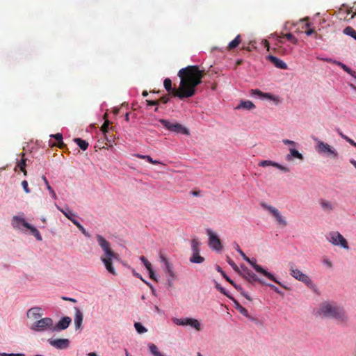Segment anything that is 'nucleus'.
<instances>
[{
  "label": "nucleus",
  "instance_id": "nucleus-25",
  "mask_svg": "<svg viewBox=\"0 0 356 356\" xmlns=\"http://www.w3.org/2000/svg\"><path fill=\"white\" fill-rule=\"evenodd\" d=\"M268 60H270L274 65L275 67H277V68H280V69H282V70H286L287 68V65L286 63H284L283 60H282L281 59L274 56H272V55H270L268 56Z\"/></svg>",
  "mask_w": 356,
  "mask_h": 356
},
{
  "label": "nucleus",
  "instance_id": "nucleus-29",
  "mask_svg": "<svg viewBox=\"0 0 356 356\" xmlns=\"http://www.w3.org/2000/svg\"><path fill=\"white\" fill-rule=\"evenodd\" d=\"M42 179L46 186L47 189L48 190L49 194L51 195V197L53 199L56 200L57 198V195H56L55 191H54V189L49 185L47 178L44 176H42Z\"/></svg>",
  "mask_w": 356,
  "mask_h": 356
},
{
  "label": "nucleus",
  "instance_id": "nucleus-50",
  "mask_svg": "<svg viewBox=\"0 0 356 356\" xmlns=\"http://www.w3.org/2000/svg\"><path fill=\"white\" fill-rule=\"evenodd\" d=\"M132 273L135 277L140 279L143 282H144L145 284H147V285L150 286V287H152V286L149 284V283L147 282V281H145L144 279H143V277H141V275L139 273H136L134 270H133Z\"/></svg>",
  "mask_w": 356,
  "mask_h": 356
},
{
  "label": "nucleus",
  "instance_id": "nucleus-40",
  "mask_svg": "<svg viewBox=\"0 0 356 356\" xmlns=\"http://www.w3.org/2000/svg\"><path fill=\"white\" fill-rule=\"evenodd\" d=\"M260 283L263 284H266L268 286H269L271 289H273L275 292H276L278 294H282V293L281 292V291L279 290V289L275 286L274 284H269V283H266L265 282L262 281L261 280H259Z\"/></svg>",
  "mask_w": 356,
  "mask_h": 356
},
{
  "label": "nucleus",
  "instance_id": "nucleus-43",
  "mask_svg": "<svg viewBox=\"0 0 356 356\" xmlns=\"http://www.w3.org/2000/svg\"><path fill=\"white\" fill-rule=\"evenodd\" d=\"M25 165H26V160L25 159H22L21 161H19L17 164V166L18 168L24 172V175L26 174V171L24 170V167H25Z\"/></svg>",
  "mask_w": 356,
  "mask_h": 356
},
{
  "label": "nucleus",
  "instance_id": "nucleus-39",
  "mask_svg": "<svg viewBox=\"0 0 356 356\" xmlns=\"http://www.w3.org/2000/svg\"><path fill=\"white\" fill-rule=\"evenodd\" d=\"M234 245V248H235V250L241 255V257H243V259L245 260V261H248V257L245 255V254L241 250V248H239V245H238L237 243H234L233 244Z\"/></svg>",
  "mask_w": 356,
  "mask_h": 356
},
{
  "label": "nucleus",
  "instance_id": "nucleus-54",
  "mask_svg": "<svg viewBox=\"0 0 356 356\" xmlns=\"http://www.w3.org/2000/svg\"><path fill=\"white\" fill-rule=\"evenodd\" d=\"M175 279H176V277H167L166 280H167L168 285L169 286H173V281Z\"/></svg>",
  "mask_w": 356,
  "mask_h": 356
},
{
  "label": "nucleus",
  "instance_id": "nucleus-35",
  "mask_svg": "<svg viewBox=\"0 0 356 356\" xmlns=\"http://www.w3.org/2000/svg\"><path fill=\"white\" fill-rule=\"evenodd\" d=\"M241 42V35H238L232 41L228 44V48L232 49L236 47Z\"/></svg>",
  "mask_w": 356,
  "mask_h": 356
},
{
  "label": "nucleus",
  "instance_id": "nucleus-62",
  "mask_svg": "<svg viewBox=\"0 0 356 356\" xmlns=\"http://www.w3.org/2000/svg\"><path fill=\"white\" fill-rule=\"evenodd\" d=\"M264 45L267 47L268 51L269 50V43L267 40H264Z\"/></svg>",
  "mask_w": 356,
  "mask_h": 356
},
{
  "label": "nucleus",
  "instance_id": "nucleus-9",
  "mask_svg": "<svg viewBox=\"0 0 356 356\" xmlns=\"http://www.w3.org/2000/svg\"><path fill=\"white\" fill-rule=\"evenodd\" d=\"M261 207L269 214H270L276 220V222L282 227H285L287 225V220L286 217L284 216L282 213L275 207L268 204L266 202H261Z\"/></svg>",
  "mask_w": 356,
  "mask_h": 356
},
{
  "label": "nucleus",
  "instance_id": "nucleus-20",
  "mask_svg": "<svg viewBox=\"0 0 356 356\" xmlns=\"http://www.w3.org/2000/svg\"><path fill=\"white\" fill-rule=\"evenodd\" d=\"M56 208L62 212L65 216L69 219L70 221L73 222L74 225V222H78V220L76 219L77 217L76 214L74 213L69 207H66L65 209L60 208L59 206L56 204Z\"/></svg>",
  "mask_w": 356,
  "mask_h": 356
},
{
  "label": "nucleus",
  "instance_id": "nucleus-5",
  "mask_svg": "<svg viewBox=\"0 0 356 356\" xmlns=\"http://www.w3.org/2000/svg\"><path fill=\"white\" fill-rule=\"evenodd\" d=\"M10 223L13 228L19 232L33 235L38 241H42V237L38 229L25 220L24 213L13 216Z\"/></svg>",
  "mask_w": 356,
  "mask_h": 356
},
{
  "label": "nucleus",
  "instance_id": "nucleus-37",
  "mask_svg": "<svg viewBox=\"0 0 356 356\" xmlns=\"http://www.w3.org/2000/svg\"><path fill=\"white\" fill-rule=\"evenodd\" d=\"M136 156L140 159H146L147 161H149V163H151L152 164L160 163V162L159 161L153 160V159L148 155L136 154Z\"/></svg>",
  "mask_w": 356,
  "mask_h": 356
},
{
  "label": "nucleus",
  "instance_id": "nucleus-18",
  "mask_svg": "<svg viewBox=\"0 0 356 356\" xmlns=\"http://www.w3.org/2000/svg\"><path fill=\"white\" fill-rule=\"evenodd\" d=\"M251 94L252 95H257L261 99H266L270 101L274 102L275 104H278L280 102V97L277 96H275L271 95L270 93H264L259 90H252Z\"/></svg>",
  "mask_w": 356,
  "mask_h": 356
},
{
  "label": "nucleus",
  "instance_id": "nucleus-38",
  "mask_svg": "<svg viewBox=\"0 0 356 356\" xmlns=\"http://www.w3.org/2000/svg\"><path fill=\"white\" fill-rule=\"evenodd\" d=\"M236 308L242 315L245 316V317H249V313L248 310L237 302L236 303Z\"/></svg>",
  "mask_w": 356,
  "mask_h": 356
},
{
  "label": "nucleus",
  "instance_id": "nucleus-61",
  "mask_svg": "<svg viewBox=\"0 0 356 356\" xmlns=\"http://www.w3.org/2000/svg\"><path fill=\"white\" fill-rule=\"evenodd\" d=\"M87 356H98V355L95 352H91L87 354Z\"/></svg>",
  "mask_w": 356,
  "mask_h": 356
},
{
  "label": "nucleus",
  "instance_id": "nucleus-1",
  "mask_svg": "<svg viewBox=\"0 0 356 356\" xmlns=\"http://www.w3.org/2000/svg\"><path fill=\"white\" fill-rule=\"evenodd\" d=\"M178 76L181 79L179 90L172 88V82L169 78H166L163 82L165 90L172 92L175 96L179 98L193 96L195 92V87L202 82V71L197 66H188L181 69L178 72Z\"/></svg>",
  "mask_w": 356,
  "mask_h": 356
},
{
  "label": "nucleus",
  "instance_id": "nucleus-48",
  "mask_svg": "<svg viewBox=\"0 0 356 356\" xmlns=\"http://www.w3.org/2000/svg\"><path fill=\"white\" fill-rule=\"evenodd\" d=\"M228 264L232 267V268L236 272L239 273V271H240L239 268L236 266V264L233 261H232L231 259H229L228 260Z\"/></svg>",
  "mask_w": 356,
  "mask_h": 356
},
{
  "label": "nucleus",
  "instance_id": "nucleus-60",
  "mask_svg": "<svg viewBox=\"0 0 356 356\" xmlns=\"http://www.w3.org/2000/svg\"><path fill=\"white\" fill-rule=\"evenodd\" d=\"M314 32V29H309L305 33L307 35H311Z\"/></svg>",
  "mask_w": 356,
  "mask_h": 356
},
{
  "label": "nucleus",
  "instance_id": "nucleus-49",
  "mask_svg": "<svg viewBox=\"0 0 356 356\" xmlns=\"http://www.w3.org/2000/svg\"><path fill=\"white\" fill-rule=\"evenodd\" d=\"M216 269H217V270H218V272H220V273L222 274V276H223V277H225V279H226L229 282H230L231 284H233V281H232V280H230V279H229V277H228L225 275V273L222 270V269H221V268H220V266H218Z\"/></svg>",
  "mask_w": 356,
  "mask_h": 356
},
{
  "label": "nucleus",
  "instance_id": "nucleus-45",
  "mask_svg": "<svg viewBox=\"0 0 356 356\" xmlns=\"http://www.w3.org/2000/svg\"><path fill=\"white\" fill-rule=\"evenodd\" d=\"M0 356H25L24 353H0Z\"/></svg>",
  "mask_w": 356,
  "mask_h": 356
},
{
  "label": "nucleus",
  "instance_id": "nucleus-51",
  "mask_svg": "<svg viewBox=\"0 0 356 356\" xmlns=\"http://www.w3.org/2000/svg\"><path fill=\"white\" fill-rule=\"evenodd\" d=\"M216 288L219 290L221 293H222L224 295L228 296V294L226 292V291L225 290L224 288H222L218 283H216Z\"/></svg>",
  "mask_w": 356,
  "mask_h": 356
},
{
  "label": "nucleus",
  "instance_id": "nucleus-44",
  "mask_svg": "<svg viewBox=\"0 0 356 356\" xmlns=\"http://www.w3.org/2000/svg\"><path fill=\"white\" fill-rule=\"evenodd\" d=\"M22 186L26 193H30V189L29 188L28 182L26 180L22 181Z\"/></svg>",
  "mask_w": 356,
  "mask_h": 356
},
{
  "label": "nucleus",
  "instance_id": "nucleus-53",
  "mask_svg": "<svg viewBox=\"0 0 356 356\" xmlns=\"http://www.w3.org/2000/svg\"><path fill=\"white\" fill-rule=\"evenodd\" d=\"M317 58L318 60H324V61H326V62H328V63H333V64H334V62L335 61V60H333V59L330 58H322V57H320V56H317Z\"/></svg>",
  "mask_w": 356,
  "mask_h": 356
},
{
  "label": "nucleus",
  "instance_id": "nucleus-17",
  "mask_svg": "<svg viewBox=\"0 0 356 356\" xmlns=\"http://www.w3.org/2000/svg\"><path fill=\"white\" fill-rule=\"evenodd\" d=\"M71 321V318L68 316L61 318L56 324L54 323V329H52V332H58L67 329Z\"/></svg>",
  "mask_w": 356,
  "mask_h": 356
},
{
  "label": "nucleus",
  "instance_id": "nucleus-7",
  "mask_svg": "<svg viewBox=\"0 0 356 356\" xmlns=\"http://www.w3.org/2000/svg\"><path fill=\"white\" fill-rule=\"evenodd\" d=\"M282 142L288 146L289 153L284 157L286 161L293 163L295 159L304 160V156L297 149L298 144L296 142L289 139H282Z\"/></svg>",
  "mask_w": 356,
  "mask_h": 356
},
{
  "label": "nucleus",
  "instance_id": "nucleus-2",
  "mask_svg": "<svg viewBox=\"0 0 356 356\" xmlns=\"http://www.w3.org/2000/svg\"><path fill=\"white\" fill-rule=\"evenodd\" d=\"M44 314V309L38 306L31 307L26 311V315L30 321L29 327L32 332H52L54 320L50 317H43Z\"/></svg>",
  "mask_w": 356,
  "mask_h": 356
},
{
  "label": "nucleus",
  "instance_id": "nucleus-22",
  "mask_svg": "<svg viewBox=\"0 0 356 356\" xmlns=\"http://www.w3.org/2000/svg\"><path fill=\"white\" fill-rule=\"evenodd\" d=\"M74 325L76 330H79L81 328V325L83 322V315L81 311L77 307H74Z\"/></svg>",
  "mask_w": 356,
  "mask_h": 356
},
{
  "label": "nucleus",
  "instance_id": "nucleus-23",
  "mask_svg": "<svg viewBox=\"0 0 356 356\" xmlns=\"http://www.w3.org/2000/svg\"><path fill=\"white\" fill-rule=\"evenodd\" d=\"M140 259L144 264L146 269L147 270L150 278L154 281H158L157 276L156 275L154 271L153 270V269L152 268V264H150V262L149 261H147V259L143 256L140 257Z\"/></svg>",
  "mask_w": 356,
  "mask_h": 356
},
{
  "label": "nucleus",
  "instance_id": "nucleus-12",
  "mask_svg": "<svg viewBox=\"0 0 356 356\" xmlns=\"http://www.w3.org/2000/svg\"><path fill=\"white\" fill-rule=\"evenodd\" d=\"M159 122L166 129L171 132L175 134H181L184 135H189V130L178 122H171L163 119H161Z\"/></svg>",
  "mask_w": 356,
  "mask_h": 356
},
{
  "label": "nucleus",
  "instance_id": "nucleus-64",
  "mask_svg": "<svg viewBox=\"0 0 356 356\" xmlns=\"http://www.w3.org/2000/svg\"><path fill=\"white\" fill-rule=\"evenodd\" d=\"M125 356H132L127 350H125Z\"/></svg>",
  "mask_w": 356,
  "mask_h": 356
},
{
  "label": "nucleus",
  "instance_id": "nucleus-63",
  "mask_svg": "<svg viewBox=\"0 0 356 356\" xmlns=\"http://www.w3.org/2000/svg\"><path fill=\"white\" fill-rule=\"evenodd\" d=\"M349 86L353 90L356 91V87L353 84L350 83Z\"/></svg>",
  "mask_w": 356,
  "mask_h": 356
},
{
  "label": "nucleus",
  "instance_id": "nucleus-21",
  "mask_svg": "<svg viewBox=\"0 0 356 356\" xmlns=\"http://www.w3.org/2000/svg\"><path fill=\"white\" fill-rule=\"evenodd\" d=\"M241 270L239 271V274L241 275L245 280L249 282H253L257 280L256 275L250 271L247 267L241 266Z\"/></svg>",
  "mask_w": 356,
  "mask_h": 356
},
{
  "label": "nucleus",
  "instance_id": "nucleus-14",
  "mask_svg": "<svg viewBox=\"0 0 356 356\" xmlns=\"http://www.w3.org/2000/svg\"><path fill=\"white\" fill-rule=\"evenodd\" d=\"M246 261L248 262L257 273L264 275L269 280L282 286V283L275 277V275L273 273L267 271L266 270L263 268L261 266L257 264L256 260L254 259H250L248 257V261Z\"/></svg>",
  "mask_w": 356,
  "mask_h": 356
},
{
  "label": "nucleus",
  "instance_id": "nucleus-34",
  "mask_svg": "<svg viewBox=\"0 0 356 356\" xmlns=\"http://www.w3.org/2000/svg\"><path fill=\"white\" fill-rule=\"evenodd\" d=\"M201 243L197 239H193L191 241V249L193 253L200 252V245Z\"/></svg>",
  "mask_w": 356,
  "mask_h": 356
},
{
  "label": "nucleus",
  "instance_id": "nucleus-6",
  "mask_svg": "<svg viewBox=\"0 0 356 356\" xmlns=\"http://www.w3.org/2000/svg\"><path fill=\"white\" fill-rule=\"evenodd\" d=\"M315 142L314 149L321 156L331 160H337L340 154L338 149L333 145L318 138H314Z\"/></svg>",
  "mask_w": 356,
  "mask_h": 356
},
{
  "label": "nucleus",
  "instance_id": "nucleus-3",
  "mask_svg": "<svg viewBox=\"0 0 356 356\" xmlns=\"http://www.w3.org/2000/svg\"><path fill=\"white\" fill-rule=\"evenodd\" d=\"M316 314L321 317L336 320L341 324H346L348 321V316L343 308L332 301L321 302Z\"/></svg>",
  "mask_w": 356,
  "mask_h": 356
},
{
  "label": "nucleus",
  "instance_id": "nucleus-57",
  "mask_svg": "<svg viewBox=\"0 0 356 356\" xmlns=\"http://www.w3.org/2000/svg\"><path fill=\"white\" fill-rule=\"evenodd\" d=\"M232 284V285H233V286H234L237 290H238L239 291H241V292L242 291H243V289H242L240 286H238V285H237V284H234V282H233V284Z\"/></svg>",
  "mask_w": 356,
  "mask_h": 356
},
{
  "label": "nucleus",
  "instance_id": "nucleus-55",
  "mask_svg": "<svg viewBox=\"0 0 356 356\" xmlns=\"http://www.w3.org/2000/svg\"><path fill=\"white\" fill-rule=\"evenodd\" d=\"M284 37L288 40H292V39L294 38V36L291 33H286L285 34Z\"/></svg>",
  "mask_w": 356,
  "mask_h": 356
},
{
  "label": "nucleus",
  "instance_id": "nucleus-47",
  "mask_svg": "<svg viewBox=\"0 0 356 356\" xmlns=\"http://www.w3.org/2000/svg\"><path fill=\"white\" fill-rule=\"evenodd\" d=\"M108 126H109V122L108 121H105L104 123L103 124V125L102 126V131L106 134V133L108 131Z\"/></svg>",
  "mask_w": 356,
  "mask_h": 356
},
{
  "label": "nucleus",
  "instance_id": "nucleus-31",
  "mask_svg": "<svg viewBox=\"0 0 356 356\" xmlns=\"http://www.w3.org/2000/svg\"><path fill=\"white\" fill-rule=\"evenodd\" d=\"M343 34L348 35L356 40V31L351 26H347L343 30Z\"/></svg>",
  "mask_w": 356,
  "mask_h": 356
},
{
  "label": "nucleus",
  "instance_id": "nucleus-41",
  "mask_svg": "<svg viewBox=\"0 0 356 356\" xmlns=\"http://www.w3.org/2000/svg\"><path fill=\"white\" fill-rule=\"evenodd\" d=\"M340 136H341V138L343 139H344L349 144H350L353 146L356 147V143L353 139L350 138L349 137H348L347 136H346V135H344V134H343L341 133L340 134Z\"/></svg>",
  "mask_w": 356,
  "mask_h": 356
},
{
  "label": "nucleus",
  "instance_id": "nucleus-30",
  "mask_svg": "<svg viewBox=\"0 0 356 356\" xmlns=\"http://www.w3.org/2000/svg\"><path fill=\"white\" fill-rule=\"evenodd\" d=\"M204 259L200 255V252L193 253L192 257L190 258L191 263L202 264Z\"/></svg>",
  "mask_w": 356,
  "mask_h": 356
},
{
  "label": "nucleus",
  "instance_id": "nucleus-27",
  "mask_svg": "<svg viewBox=\"0 0 356 356\" xmlns=\"http://www.w3.org/2000/svg\"><path fill=\"white\" fill-rule=\"evenodd\" d=\"M334 64L341 67L345 72H346L348 74L351 75L353 77H354L356 79V72L351 70L350 67H348L344 63L337 61L335 60L334 62Z\"/></svg>",
  "mask_w": 356,
  "mask_h": 356
},
{
  "label": "nucleus",
  "instance_id": "nucleus-36",
  "mask_svg": "<svg viewBox=\"0 0 356 356\" xmlns=\"http://www.w3.org/2000/svg\"><path fill=\"white\" fill-rule=\"evenodd\" d=\"M321 262L323 265L328 269H331L333 267L332 261L327 257H323L321 259Z\"/></svg>",
  "mask_w": 356,
  "mask_h": 356
},
{
  "label": "nucleus",
  "instance_id": "nucleus-19",
  "mask_svg": "<svg viewBox=\"0 0 356 356\" xmlns=\"http://www.w3.org/2000/svg\"><path fill=\"white\" fill-rule=\"evenodd\" d=\"M259 165L261 166V167L273 166V167L278 168L282 172H285V173L289 172L291 170L289 167H287L286 165H281L277 162H274V161H272L270 160L262 161L259 163Z\"/></svg>",
  "mask_w": 356,
  "mask_h": 356
},
{
  "label": "nucleus",
  "instance_id": "nucleus-56",
  "mask_svg": "<svg viewBox=\"0 0 356 356\" xmlns=\"http://www.w3.org/2000/svg\"><path fill=\"white\" fill-rule=\"evenodd\" d=\"M63 299L65 300H68V301L72 302H76V300H75L74 298H65V297H63Z\"/></svg>",
  "mask_w": 356,
  "mask_h": 356
},
{
  "label": "nucleus",
  "instance_id": "nucleus-8",
  "mask_svg": "<svg viewBox=\"0 0 356 356\" xmlns=\"http://www.w3.org/2000/svg\"><path fill=\"white\" fill-rule=\"evenodd\" d=\"M290 275L296 280L302 282L306 284L309 289H314L316 284L305 273L300 270L296 268L293 264H290L289 267Z\"/></svg>",
  "mask_w": 356,
  "mask_h": 356
},
{
  "label": "nucleus",
  "instance_id": "nucleus-32",
  "mask_svg": "<svg viewBox=\"0 0 356 356\" xmlns=\"http://www.w3.org/2000/svg\"><path fill=\"white\" fill-rule=\"evenodd\" d=\"M74 141L82 150H86L88 147V143L86 140H83L81 138H74Z\"/></svg>",
  "mask_w": 356,
  "mask_h": 356
},
{
  "label": "nucleus",
  "instance_id": "nucleus-33",
  "mask_svg": "<svg viewBox=\"0 0 356 356\" xmlns=\"http://www.w3.org/2000/svg\"><path fill=\"white\" fill-rule=\"evenodd\" d=\"M134 327L136 332L140 334H144L147 332V329L145 326H143L141 323L139 322H136L134 323Z\"/></svg>",
  "mask_w": 356,
  "mask_h": 356
},
{
  "label": "nucleus",
  "instance_id": "nucleus-28",
  "mask_svg": "<svg viewBox=\"0 0 356 356\" xmlns=\"http://www.w3.org/2000/svg\"><path fill=\"white\" fill-rule=\"evenodd\" d=\"M148 348L152 356H166L164 353L161 352L159 348L154 343H149Z\"/></svg>",
  "mask_w": 356,
  "mask_h": 356
},
{
  "label": "nucleus",
  "instance_id": "nucleus-42",
  "mask_svg": "<svg viewBox=\"0 0 356 356\" xmlns=\"http://www.w3.org/2000/svg\"><path fill=\"white\" fill-rule=\"evenodd\" d=\"M74 225L78 227V229L86 236H89V234L86 232L85 228L79 223V222H74Z\"/></svg>",
  "mask_w": 356,
  "mask_h": 356
},
{
  "label": "nucleus",
  "instance_id": "nucleus-59",
  "mask_svg": "<svg viewBox=\"0 0 356 356\" xmlns=\"http://www.w3.org/2000/svg\"><path fill=\"white\" fill-rule=\"evenodd\" d=\"M350 163L354 166V168L356 169V161L353 159H351L350 160Z\"/></svg>",
  "mask_w": 356,
  "mask_h": 356
},
{
  "label": "nucleus",
  "instance_id": "nucleus-52",
  "mask_svg": "<svg viewBox=\"0 0 356 356\" xmlns=\"http://www.w3.org/2000/svg\"><path fill=\"white\" fill-rule=\"evenodd\" d=\"M248 319H250L251 321L254 322L257 325H261V322L259 320H258L257 318L252 316L249 314V317H247Z\"/></svg>",
  "mask_w": 356,
  "mask_h": 356
},
{
  "label": "nucleus",
  "instance_id": "nucleus-11",
  "mask_svg": "<svg viewBox=\"0 0 356 356\" xmlns=\"http://www.w3.org/2000/svg\"><path fill=\"white\" fill-rule=\"evenodd\" d=\"M172 321L177 325L179 326H189L197 331H201L202 330V325L197 319L186 317L179 318L177 317L172 318Z\"/></svg>",
  "mask_w": 356,
  "mask_h": 356
},
{
  "label": "nucleus",
  "instance_id": "nucleus-46",
  "mask_svg": "<svg viewBox=\"0 0 356 356\" xmlns=\"http://www.w3.org/2000/svg\"><path fill=\"white\" fill-rule=\"evenodd\" d=\"M50 137L54 138L58 143H62L63 136L61 134H52Z\"/></svg>",
  "mask_w": 356,
  "mask_h": 356
},
{
  "label": "nucleus",
  "instance_id": "nucleus-16",
  "mask_svg": "<svg viewBox=\"0 0 356 356\" xmlns=\"http://www.w3.org/2000/svg\"><path fill=\"white\" fill-rule=\"evenodd\" d=\"M48 343L53 347L59 349L63 350L68 348L70 344V341L67 339H49Z\"/></svg>",
  "mask_w": 356,
  "mask_h": 356
},
{
  "label": "nucleus",
  "instance_id": "nucleus-13",
  "mask_svg": "<svg viewBox=\"0 0 356 356\" xmlns=\"http://www.w3.org/2000/svg\"><path fill=\"white\" fill-rule=\"evenodd\" d=\"M206 233L209 238L208 245L210 248L216 252L221 251L222 245L217 233L211 228H207Z\"/></svg>",
  "mask_w": 356,
  "mask_h": 356
},
{
  "label": "nucleus",
  "instance_id": "nucleus-15",
  "mask_svg": "<svg viewBox=\"0 0 356 356\" xmlns=\"http://www.w3.org/2000/svg\"><path fill=\"white\" fill-rule=\"evenodd\" d=\"M159 259L160 261L163 264V270L166 274L167 277H177L172 264L169 261L165 256L163 254L160 253Z\"/></svg>",
  "mask_w": 356,
  "mask_h": 356
},
{
  "label": "nucleus",
  "instance_id": "nucleus-4",
  "mask_svg": "<svg viewBox=\"0 0 356 356\" xmlns=\"http://www.w3.org/2000/svg\"><path fill=\"white\" fill-rule=\"evenodd\" d=\"M96 239L98 245L102 251V254L100 257L101 261L109 273L116 275L117 272L113 266V262L115 260H119L118 254L112 249L111 243L103 236L97 234Z\"/></svg>",
  "mask_w": 356,
  "mask_h": 356
},
{
  "label": "nucleus",
  "instance_id": "nucleus-26",
  "mask_svg": "<svg viewBox=\"0 0 356 356\" xmlns=\"http://www.w3.org/2000/svg\"><path fill=\"white\" fill-rule=\"evenodd\" d=\"M321 209L325 212H332L334 209V204L328 200H321L320 201Z\"/></svg>",
  "mask_w": 356,
  "mask_h": 356
},
{
  "label": "nucleus",
  "instance_id": "nucleus-10",
  "mask_svg": "<svg viewBox=\"0 0 356 356\" xmlns=\"http://www.w3.org/2000/svg\"><path fill=\"white\" fill-rule=\"evenodd\" d=\"M326 238L329 243L344 250H349L347 240L339 232H330L327 234Z\"/></svg>",
  "mask_w": 356,
  "mask_h": 356
},
{
  "label": "nucleus",
  "instance_id": "nucleus-58",
  "mask_svg": "<svg viewBox=\"0 0 356 356\" xmlns=\"http://www.w3.org/2000/svg\"><path fill=\"white\" fill-rule=\"evenodd\" d=\"M241 294L245 297L248 300H251L250 298L249 297V296L244 291H241Z\"/></svg>",
  "mask_w": 356,
  "mask_h": 356
},
{
  "label": "nucleus",
  "instance_id": "nucleus-24",
  "mask_svg": "<svg viewBox=\"0 0 356 356\" xmlns=\"http://www.w3.org/2000/svg\"><path fill=\"white\" fill-rule=\"evenodd\" d=\"M255 108L254 104L249 100H243L236 106L237 110L251 111Z\"/></svg>",
  "mask_w": 356,
  "mask_h": 356
}]
</instances>
